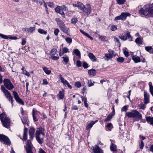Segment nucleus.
Wrapping results in <instances>:
<instances>
[{
    "label": "nucleus",
    "mask_w": 153,
    "mask_h": 153,
    "mask_svg": "<svg viewBox=\"0 0 153 153\" xmlns=\"http://www.w3.org/2000/svg\"><path fill=\"white\" fill-rule=\"evenodd\" d=\"M1 122L5 128H8L10 127L11 122L9 118L5 119L1 121Z\"/></svg>",
    "instance_id": "15"
},
{
    "label": "nucleus",
    "mask_w": 153,
    "mask_h": 153,
    "mask_svg": "<svg viewBox=\"0 0 153 153\" xmlns=\"http://www.w3.org/2000/svg\"><path fill=\"white\" fill-rule=\"evenodd\" d=\"M146 119L148 123L150 125H153V117H151L150 116L147 117Z\"/></svg>",
    "instance_id": "26"
},
{
    "label": "nucleus",
    "mask_w": 153,
    "mask_h": 153,
    "mask_svg": "<svg viewBox=\"0 0 153 153\" xmlns=\"http://www.w3.org/2000/svg\"><path fill=\"white\" fill-rule=\"evenodd\" d=\"M128 108V105L124 106L121 109V111H126Z\"/></svg>",
    "instance_id": "61"
},
{
    "label": "nucleus",
    "mask_w": 153,
    "mask_h": 153,
    "mask_svg": "<svg viewBox=\"0 0 153 153\" xmlns=\"http://www.w3.org/2000/svg\"><path fill=\"white\" fill-rule=\"evenodd\" d=\"M118 4L120 5L124 4L126 1V0H117Z\"/></svg>",
    "instance_id": "49"
},
{
    "label": "nucleus",
    "mask_w": 153,
    "mask_h": 153,
    "mask_svg": "<svg viewBox=\"0 0 153 153\" xmlns=\"http://www.w3.org/2000/svg\"><path fill=\"white\" fill-rule=\"evenodd\" d=\"M8 118V117H7L6 115L5 112H3L0 114V119L1 122L2 121L4 120H5V119Z\"/></svg>",
    "instance_id": "28"
},
{
    "label": "nucleus",
    "mask_w": 153,
    "mask_h": 153,
    "mask_svg": "<svg viewBox=\"0 0 153 153\" xmlns=\"http://www.w3.org/2000/svg\"><path fill=\"white\" fill-rule=\"evenodd\" d=\"M88 56L90 59L93 62L97 61V59L95 56L91 53H89Z\"/></svg>",
    "instance_id": "27"
},
{
    "label": "nucleus",
    "mask_w": 153,
    "mask_h": 153,
    "mask_svg": "<svg viewBox=\"0 0 153 153\" xmlns=\"http://www.w3.org/2000/svg\"><path fill=\"white\" fill-rule=\"evenodd\" d=\"M0 141L6 145H10V144L8 138L3 134H0Z\"/></svg>",
    "instance_id": "6"
},
{
    "label": "nucleus",
    "mask_w": 153,
    "mask_h": 153,
    "mask_svg": "<svg viewBox=\"0 0 153 153\" xmlns=\"http://www.w3.org/2000/svg\"><path fill=\"white\" fill-rule=\"evenodd\" d=\"M113 111L107 116V118L104 120V122L109 121L112 118L113 116L115 115V110L114 107H113Z\"/></svg>",
    "instance_id": "19"
},
{
    "label": "nucleus",
    "mask_w": 153,
    "mask_h": 153,
    "mask_svg": "<svg viewBox=\"0 0 153 153\" xmlns=\"http://www.w3.org/2000/svg\"><path fill=\"white\" fill-rule=\"evenodd\" d=\"M60 28L62 31L66 33V34H68V28L65 26V25H64V26H63L61 27Z\"/></svg>",
    "instance_id": "31"
},
{
    "label": "nucleus",
    "mask_w": 153,
    "mask_h": 153,
    "mask_svg": "<svg viewBox=\"0 0 153 153\" xmlns=\"http://www.w3.org/2000/svg\"><path fill=\"white\" fill-rule=\"evenodd\" d=\"M110 140L111 142L110 147L111 150L113 152L117 153V146L113 143V142H114V141L111 139Z\"/></svg>",
    "instance_id": "18"
},
{
    "label": "nucleus",
    "mask_w": 153,
    "mask_h": 153,
    "mask_svg": "<svg viewBox=\"0 0 153 153\" xmlns=\"http://www.w3.org/2000/svg\"><path fill=\"white\" fill-rule=\"evenodd\" d=\"M59 77L60 79L61 82L65 86H67L70 89H71L72 88V86L70 85L69 83L67 81V80L65 79L64 78L62 77V75L61 74H59Z\"/></svg>",
    "instance_id": "11"
},
{
    "label": "nucleus",
    "mask_w": 153,
    "mask_h": 153,
    "mask_svg": "<svg viewBox=\"0 0 153 153\" xmlns=\"http://www.w3.org/2000/svg\"><path fill=\"white\" fill-rule=\"evenodd\" d=\"M21 120L23 123L27 126H29V121L28 120V118L27 117H24L21 118Z\"/></svg>",
    "instance_id": "22"
},
{
    "label": "nucleus",
    "mask_w": 153,
    "mask_h": 153,
    "mask_svg": "<svg viewBox=\"0 0 153 153\" xmlns=\"http://www.w3.org/2000/svg\"><path fill=\"white\" fill-rule=\"evenodd\" d=\"M73 53H74L75 55L77 56L79 59L81 57V53L80 51L78 49H75L74 50Z\"/></svg>",
    "instance_id": "29"
},
{
    "label": "nucleus",
    "mask_w": 153,
    "mask_h": 153,
    "mask_svg": "<svg viewBox=\"0 0 153 153\" xmlns=\"http://www.w3.org/2000/svg\"><path fill=\"white\" fill-rule=\"evenodd\" d=\"M32 145L30 140H29L27 141V144L26 145V149H32Z\"/></svg>",
    "instance_id": "38"
},
{
    "label": "nucleus",
    "mask_w": 153,
    "mask_h": 153,
    "mask_svg": "<svg viewBox=\"0 0 153 153\" xmlns=\"http://www.w3.org/2000/svg\"><path fill=\"white\" fill-rule=\"evenodd\" d=\"M76 65L78 67H80L82 65V62L79 60L76 61Z\"/></svg>",
    "instance_id": "64"
},
{
    "label": "nucleus",
    "mask_w": 153,
    "mask_h": 153,
    "mask_svg": "<svg viewBox=\"0 0 153 153\" xmlns=\"http://www.w3.org/2000/svg\"><path fill=\"white\" fill-rule=\"evenodd\" d=\"M1 90L5 95L6 98H8L10 101L11 103L13 105V100L10 93L3 85L1 86Z\"/></svg>",
    "instance_id": "4"
},
{
    "label": "nucleus",
    "mask_w": 153,
    "mask_h": 153,
    "mask_svg": "<svg viewBox=\"0 0 153 153\" xmlns=\"http://www.w3.org/2000/svg\"><path fill=\"white\" fill-rule=\"evenodd\" d=\"M71 23L75 25L77 22V19L76 17H74L72 18L71 19Z\"/></svg>",
    "instance_id": "46"
},
{
    "label": "nucleus",
    "mask_w": 153,
    "mask_h": 153,
    "mask_svg": "<svg viewBox=\"0 0 153 153\" xmlns=\"http://www.w3.org/2000/svg\"><path fill=\"white\" fill-rule=\"evenodd\" d=\"M113 128V126L111 123H108L105 127L106 130L108 131H110Z\"/></svg>",
    "instance_id": "30"
},
{
    "label": "nucleus",
    "mask_w": 153,
    "mask_h": 153,
    "mask_svg": "<svg viewBox=\"0 0 153 153\" xmlns=\"http://www.w3.org/2000/svg\"><path fill=\"white\" fill-rule=\"evenodd\" d=\"M65 41L68 44L71 43L72 41V40L71 38L70 37H67L65 39Z\"/></svg>",
    "instance_id": "51"
},
{
    "label": "nucleus",
    "mask_w": 153,
    "mask_h": 153,
    "mask_svg": "<svg viewBox=\"0 0 153 153\" xmlns=\"http://www.w3.org/2000/svg\"><path fill=\"white\" fill-rule=\"evenodd\" d=\"M59 31V29L58 28L56 29L54 31V34L56 36H57Z\"/></svg>",
    "instance_id": "63"
},
{
    "label": "nucleus",
    "mask_w": 153,
    "mask_h": 153,
    "mask_svg": "<svg viewBox=\"0 0 153 153\" xmlns=\"http://www.w3.org/2000/svg\"><path fill=\"white\" fill-rule=\"evenodd\" d=\"M126 115L128 117L135 118L136 121H139L142 119V114L136 110H133L131 112H126Z\"/></svg>",
    "instance_id": "3"
},
{
    "label": "nucleus",
    "mask_w": 153,
    "mask_h": 153,
    "mask_svg": "<svg viewBox=\"0 0 153 153\" xmlns=\"http://www.w3.org/2000/svg\"><path fill=\"white\" fill-rule=\"evenodd\" d=\"M145 50L149 53L151 52L152 50L153 49L152 47L151 46H146L145 48Z\"/></svg>",
    "instance_id": "43"
},
{
    "label": "nucleus",
    "mask_w": 153,
    "mask_h": 153,
    "mask_svg": "<svg viewBox=\"0 0 153 153\" xmlns=\"http://www.w3.org/2000/svg\"><path fill=\"white\" fill-rule=\"evenodd\" d=\"M126 36H127V39L128 38L129 41H132V39L133 37L130 35V32H127L126 33Z\"/></svg>",
    "instance_id": "39"
},
{
    "label": "nucleus",
    "mask_w": 153,
    "mask_h": 153,
    "mask_svg": "<svg viewBox=\"0 0 153 153\" xmlns=\"http://www.w3.org/2000/svg\"><path fill=\"white\" fill-rule=\"evenodd\" d=\"M36 29V26L34 25L33 27H30L29 28H28V33H32L33 31L35 30Z\"/></svg>",
    "instance_id": "42"
},
{
    "label": "nucleus",
    "mask_w": 153,
    "mask_h": 153,
    "mask_svg": "<svg viewBox=\"0 0 153 153\" xmlns=\"http://www.w3.org/2000/svg\"><path fill=\"white\" fill-rule=\"evenodd\" d=\"M62 9H61V7L59 6H57L56 8H55V11L57 13H59L60 11Z\"/></svg>",
    "instance_id": "57"
},
{
    "label": "nucleus",
    "mask_w": 153,
    "mask_h": 153,
    "mask_svg": "<svg viewBox=\"0 0 153 153\" xmlns=\"http://www.w3.org/2000/svg\"><path fill=\"white\" fill-rule=\"evenodd\" d=\"M131 58L135 63L139 62L141 61L140 57L137 55L133 56Z\"/></svg>",
    "instance_id": "25"
},
{
    "label": "nucleus",
    "mask_w": 153,
    "mask_h": 153,
    "mask_svg": "<svg viewBox=\"0 0 153 153\" xmlns=\"http://www.w3.org/2000/svg\"><path fill=\"white\" fill-rule=\"evenodd\" d=\"M88 73L90 75L94 76L96 74V71L94 69L90 70L88 71Z\"/></svg>",
    "instance_id": "41"
},
{
    "label": "nucleus",
    "mask_w": 153,
    "mask_h": 153,
    "mask_svg": "<svg viewBox=\"0 0 153 153\" xmlns=\"http://www.w3.org/2000/svg\"><path fill=\"white\" fill-rule=\"evenodd\" d=\"M59 77L60 79L61 82L65 86H67L70 89H71L72 88V86L70 85L69 83L67 81V80L65 79L64 78L62 77V75L61 74H59Z\"/></svg>",
    "instance_id": "10"
},
{
    "label": "nucleus",
    "mask_w": 153,
    "mask_h": 153,
    "mask_svg": "<svg viewBox=\"0 0 153 153\" xmlns=\"http://www.w3.org/2000/svg\"><path fill=\"white\" fill-rule=\"evenodd\" d=\"M23 73L24 74L26 75L27 76H29L30 75V73L25 70L23 71Z\"/></svg>",
    "instance_id": "62"
},
{
    "label": "nucleus",
    "mask_w": 153,
    "mask_h": 153,
    "mask_svg": "<svg viewBox=\"0 0 153 153\" xmlns=\"http://www.w3.org/2000/svg\"><path fill=\"white\" fill-rule=\"evenodd\" d=\"M117 29V27L116 25H112L111 26V31H115Z\"/></svg>",
    "instance_id": "56"
},
{
    "label": "nucleus",
    "mask_w": 153,
    "mask_h": 153,
    "mask_svg": "<svg viewBox=\"0 0 153 153\" xmlns=\"http://www.w3.org/2000/svg\"><path fill=\"white\" fill-rule=\"evenodd\" d=\"M59 77L60 79L61 82L65 86H67L70 89H71L72 88V86L70 85L69 83L67 81V80L65 79L64 78L62 77V75L61 74H59Z\"/></svg>",
    "instance_id": "13"
},
{
    "label": "nucleus",
    "mask_w": 153,
    "mask_h": 153,
    "mask_svg": "<svg viewBox=\"0 0 153 153\" xmlns=\"http://www.w3.org/2000/svg\"><path fill=\"white\" fill-rule=\"evenodd\" d=\"M88 85L89 87H90L94 85V83H92L91 80H88Z\"/></svg>",
    "instance_id": "55"
},
{
    "label": "nucleus",
    "mask_w": 153,
    "mask_h": 153,
    "mask_svg": "<svg viewBox=\"0 0 153 153\" xmlns=\"http://www.w3.org/2000/svg\"><path fill=\"white\" fill-rule=\"evenodd\" d=\"M59 77L60 79L61 82L65 86H67L70 89H71L72 88V86L70 85L69 83L67 81V80L65 79L64 78L62 77V75L61 74H59Z\"/></svg>",
    "instance_id": "9"
},
{
    "label": "nucleus",
    "mask_w": 153,
    "mask_h": 153,
    "mask_svg": "<svg viewBox=\"0 0 153 153\" xmlns=\"http://www.w3.org/2000/svg\"><path fill=\"white\" fill-rule=\"evenodd\" d=\"M13 95L16 101L19 103L24 105V103L19 97L16 91H13Z\"/></svg>",
    "instance_id": "16"
},
{
    "label": "nucleus",
    "mask_w": 153,
    "mask_h": 153,
    "mask_svg": "<svg viewBox=\"0 0 153 153\" xmlns=\"http://www.w3.org/2000/svg\"><path fill=\"white\" fill-rule=\"evenodd\" d=\"M35 129L33 127L31 128L29 131V133L34 134Z\"/></svg>",
    "instance_id": "58"
},
{
    "label": "nucleus",
    "mask_w": 153,
    "mask_h": 153,
    "mask_svg": "<svg viewBox=\"0 0 153 153\" xmlns=\"http://www.w3.org/2000/svg\"><path fill=\"white\" fill-rule=\"evenodd\" d=\"M95 123V122H94L93 121H91L88 125L86 126V130H90L91 128H92L93 125Z\"/></svg>",
    "instance_id": "24"
},
{
    "label": "nucleus",
    "mask_w": 153,
    "mask_h": 153,
    "mask_svg": "<svg viewBox=\"0 0 153 153\" xmlns=\"http://www.w3.org/2000/svg\"><path fill=\"white\" fill-rule=\"evenodd\" d=\"M144 103L147 104L149 102V94L146 91H145L144 92Z\"/></svg>",
    "instance_id": "17"
},
{
    "label": "nucleus",
    "mask_w": 153,
    "mask_h": 153,
    "mask_svg": "<svg viewBox=\"0 0 153 153\" xmlns=\"http://www.w3.org/2000/svg\"><path fill=\"white\" fill-rule=\"evenodd\" d=\"M93 153H103V150L101 149L97 145H95L92 147Z\"/></svg>",
    "instance_id": "14"
},
{
    "label": "nucleus",
    "mask_w": 153,
    "mask_h": 153,
    "mask_svg": "<svg viewBox=\"0 0 153 153\" xmlns=\"http://www.w3.org/2000/svg\"><path fill=\"white\" fill-rule=\"evenodd\" d=\"M59 77L60 79L61 82L65 86H67L70 89H71L72 88V86L70 85L69 83L67 81V80L65 79L64 78L62 77V75L61 74H59Z\"/></svg>",
    "instance_id": "12"
},
{
    "label": "nucleus",
    "mask_w": 153,
    "mask_h": 153,
    "mask_svg": "<svg viewBox=\"0 0 153 153\" xmlns=\"http://www.w3.org/2000/svg\"><path fill=\"white\" fill-rule=\"evenodd\" d=\"M119 38L122 40L123 41H126L127 40V36L124 35H120L119 36Z\"/></svg>",
    "instance_id": "50"
},
{
    "label": "nucleus",
    "mask_w": 153,
    "mask_h": 153,
    "mask_svg": "<svg viewBox=\"0 0 153 153\" xmlns=\"http://www.w3.org/2000/svg\"><path fill=\"white\" fill-rule=\"evenodd\" d=\"M0 37L5 39H7L8 38V37L7 36L1 33H0Z\"/></svg>",
    "instance_id": "59"
},
{
    "label": "nucleus",
    "mask_w": 153,
    "mask_h": 153,
    "mask_svg": "<svg viewBox=\"0 0 153 153\" xmlns=\"http://www.w3.org/2000/svg\"><path fill=\"white\" fill-rule=\"evenodd\" d=\"M81 97L82 98V100L84 101V105L85 107L87 108H88V103L87 102V98L82 96H81Z\"/></svg>",
    "instance_id": "33"
},
{
    "label": "nucleus",
    "mask_w": 153,
    "mask_h": 153,
    "mask_svg": "<svg viewBox=\"0 0 153 153\" xmlns=\"http://www.w3.org/2000/svg\"><path fill=\"white\" fill-rule=\"evenodd\" d=\"M49 58H51L53 60H57L59 58V57L55 56L54 55L50 56Z\"/></svg>",
    "instance_id": "60"
},
{
    "label": "nucleus",
    "mask_w": 153,
    "mask_h": 153,
    "mask_svg": "<svg viewBox=\"0 0 153 153\" xmlns=\"http://www.w3.org/2000/svg\"><path fill=\"white\" fill-rule=\"evenodd\" d=\"M135 42L136 44L141 45L143 42V40L140 38L137 37L135 39Z\"/></svg>",
    "instance_id": "36"
},
{
    "label": "nucleus",
    "mask_w": 153,
    "mask_h": 153,
    "mask_svg": "<svg viewBox=\"0 0 153 153\" xmlns=\"http://www.w3.org/2000/svg\"><path fill=\"white\" fill-rule=\"evenodd\" d=\"M44 127L40 126L37 128L35 133L36 138L37 142L39 144L43 143L45 133Z\"/></svg>",
    "instance_id": "2"
},
{
    "label": "nucleus",
    "mask_w": 153,
    "mask_h": 153,
    "mask_svg": "<svg viewBox=\"0 0 153 153\" xmlns=\"http://www.w3.org/2000/svg\"><path fill=\"white\" fill-rule=\"evenodd\" d=\"M57 51L56 49L54 48H53L50 52V56H51L55 55L56 54Z\"/></svg>",
    "instance_id": "35"
},
{
    "label": "nucleus",
    "mask_w": 153,
    "mask_h": 153,
    "mask_svg": "<svg viewBox=\"0 0 153 153\" xmlns=\"http://www.w3.org/2000/svg\"><path fill=\"white\" fill-rule=\"evenodd\" d=\"M139 12L142 15L153 17V3L144 5L143 8L139 10Z\"/></svg>",
    "instance_id": "1"
},
{
    "label": "nucleus",
    "mask_w": 153,
    "mask_h": 153,
    "mask_svg": "<svg viewBox=\"0 0 153 153\" xmlns=\"http://www.w3.org/2000/svg\"><path fill=\"white\" fill-rule=\"evenodd\" d=\"M82 10L85 15H88L90 14L91 11V5L89 4H86L83 8Z\"/></svg>",
    "instance_id": "7"
},
{
    "label": "nucleus",
    "mask_w": 153,
    "mask_h": 153,
    "mask_svg": "<svg viewBox=\"0 0 153 153\" xmlns=\"http://www.w3.org/2000/svg\"><path fill=\"white\" fill-rule=\"evenodd\" d=\"M74 86L78 88H79L82 85L80 82L77 81L74 83Z\"/></svg>",
    "instance_id": "47"
},
{
    "label": "nucleus",
    "mask_w": 153,
    "mask_h": 153,
    "mask_svg": "<svg viewBox=\"0 0 153 153\" xmlns=\"http://www.w3.org/2000/svg\"><path fill=\"white\" fill-rule=\"evenodd\" d=\"M55 20L60 28L65 25L64 22L59 18H55Z\"/></svg>",
    "instance_id": "21"
},
{
    "label": "nucleus",
    "mask_w": 153,
    "mask_h": 153,
    "mask_svg": "<svg viewBox=\"0 0 153 153\" xmlns=\"http://www.w3.org/2000/svg\"><path fill=\"white\" fill-rule=\"evenodd\" d=\"M138 107L139 109L145 110L146 108V106L145 104L141 103L138 105Z\"/></svg>",
    "instance_id": "45"
},
{
    "label": "nucleus",
    "mask_w": 153,
    "mask_h": 153,
    "mask_svg": "<svg viewBox=\"0 0 153 153\" xmlns=\"http://www.w3.org/2000/svg\"><path fill=\"white\" fill-rule=\"evenodd\" d=\"M62 58L63 59V60L65 63H67L69 62V59L68 56L62 57Z\"/></svg>",
    "instance_id": "53"
},
{
    "label": "nucleus",
    "mask_w": 153,
    "mask_h": 153,
    "mask_svg": "<svg viewBox=\"0 0 153 153\" xmlns=\"http://www.w3.org/2000/svg\"><path fill=\"white\" fill-rule=\"evenodd\" d=\"M77 4H78L77 6L78 9L82 10L83 8L84 7V5L82 2L79 1H77Z\"/></svg>",
    "instance_id": "34"
},
{
    "label": "nucleus",
    "mask_w": 153,
    "mask_h": 153,
    "mask_svg": "<svg viewBox=\"0 0 153 153\" xmlns=\"http://www.w3.org/2000/svg\"><path fill=\"white\" fill-rule=\"evenodd\" d=\"M59 77L60 79L61 82L65 86H67L70 89H71L72 88V86L70 85L69 83L67 81V80L65 79L64 78L62 77V75L61 74H59Z\"/></svg>",
    "instance_id": "8"
},
{
    "label": "nucleus",
    "mask_w": 153,
    "mask_h": 153,
    "mask_svg": "<svg viewBox=\"0 0 153 153\" xmlns=\"http://www.w3.org/2000/svg\"><path fill=\"white\" fill-rule=\"evenodd\" d=\"M62 51L64 53H67L69 52V49L68 48L66 47H64L62 49Z\"/></svg>",
    "instance_id": "54"
},
{
    "label": "nucleus",
    "mask_w": 153,
    "mask_h": 153,
    "mask_svg": "<svg viewBox=\"0 0 153 153\" xmlns=\"http://www.w3.org/2000/svg\"><path fill=\"white\" fill-rule=\"evenodd\" d=\"M37 111L35 110V109L33 108V120L35 121H37L38 120V119L36 117V113Z\"/></svg>",
    "instance_id": "32"
},
{
    "label": "nucleus",
    "mask_w": 153,
    "mask_h": 153,
    "mask_svg": "<svg viewBox=\"0 0 153 153\" xmlns=\"http://www.w3.org/2000/svg\"><path fill=\"white\" fill-rule=\"evenodd\" d=\"M43 70L44 72L47 74H50L51 72V71L50 70H49L48 68L45 67H44L43 68Z\"/></svg>",
    "instance_id": "37"
},
{
    "label": "nucleus",
    "mask_w": 153,
    "mask_h": 153,
    "mask_svg": "<svg viewBox=\"0 0 153 153\" xmlns=\"http://www.w3.org/2000/svg\"><path fill=\"white\" fill-rule=\"evenodd\" d=\"M39 33L41 34H46L47 33V32L42 29H39L38 30Z\"/></svg>",
    "instance_id": "44"
},
{
    "label": "nucleus",
    "mask_w": 153,
    "mask_h": 153,
    "mask_svg": "<svg viewBox=\"0 0 153 153\" xmlns=\"http://www.w3.org/2000/svg\"><path fill=\"white\" fill-rule=\"evenodd\" d=\"M131 14L127 12H122L121 13L120 16L122 18V20L124 21L126 20L127 16H129Z\"/></svg>",
    "instance_id": "20"
},
{
    "label": "nucleus",
    "mask_w": 153,
    "mask_h": 153,
    "mask_svg": "<svg viewBox=\"0 0 153 153\" xmlns=\"http://www.w3.org/2000/svg\"><path fill=\"white\" fill-rule=\"evenodd\" d=\"M116 61L118 62L122 63L124 61V59L122 57H119L117 58Z\"/></svg>",
    "instance_id": "48"
},
{
    "label": "nucleus",
    "mask_w": 153,
    "mask_h": 153,
    "mask_svg": "<svg viewBox=\"0 0 153 153\" xmlns=\"http://www.w3.org/2000/svg\"><path fill=\"white\" fill-rule=\"evenodd\" d=\"M98 36L99 39L102 41H106L107 40V37L105 36H102L98 35Z\"/></svg>",
    "instance_id": "40"
},
{
    "label": "nucleus",
    "mask_w": 153,
    "mask_h": 153,
    "mask_svg": "<svg viewBox=\"0 0 153 153\" xmlns=\"http://www.w3.org/2000/svg\"><path fill=\"white\" fill-rule=\"evenodd\" d=\"M64 92L60 91L59 94L57 95V97L58 100L62 99L64 97Z\"/></svg>",
    "instance_id": "23"
},
{
    "label": "nucleus",
    "mask_w": 153,
    "mask_h": 153,
    "mask_svg": "<svg viewBox=\"0 0 153 153\" xmlns=\"http://www.w3.org/2000/svg\"><path fill=\"white\" fill-rule=\"evenodd\" d=\"M108 52H109V53L112 57L115 56V54H114V52L111 49H109L108 50Z\"/></svg>",
    "instance_id": "52"
},
{
    "label": "nucleus",
    "mask_w": 153,
    "mask_h": 153,
    "mask_svg": "<svg viewBox=\"0 0 153 153\" xmlns=\"http://www.w3.org/2000/svg\"><path fill=\"white\" fill-rule=\"evenodd\" d=\"M3 82L4 86L9 90H12L14 87L10 81L8 79H4Z\"/></svg>",
    "instance_id": "5"
}]
</instances>
